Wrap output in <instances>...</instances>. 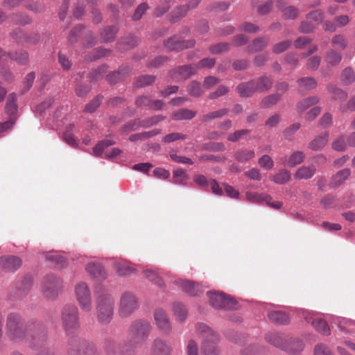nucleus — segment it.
<instances>
[{"label":"nucleus","instance_id":"obj_59","mask_svg":"<svg viewBox=\"0 0 355 355\" xmlns=\"http://www.w3.org/2000/svg\"><path fill=\"white\" fill-rule=\"evenodd\" d=\"M187 138L186 135L178 132H172L162 137V141L165 144H169L178 140H185Z\"/></svg>","mask_w":355,"mask_h":355},{"label":"nucleus","instance_id":"obj_57","mask_svg":"<svg viewBox=\"0 0 355 355\" xmlns=\"http://www.w3.org/2000/svg\"><path fill=\"white\" fill-rule=\"evenodd\" d=\"M103 96L102 95H97L95 98H94L88 104L86 105L85 108V112L92 113L99 107Z\"/></svg>","mask_w":355,"mask_h":355},{"label":"nucleus","instance_id":"obj_7","mask_svg":"<svg viewBox=\"0 0 355 355\" xmlns=\"http://www.w3.org/2000/svg\"><path fill=\"white\" fill-rule=\"evenodd\" d=\"M209 303L216 309H233L236 308V301L229 295L222 293L207 292Z\"/></svg>","mask_w":355,"mask_h":355},{"label":"nucleus","instance_id":"obj_27","mask_svg":"<svg viewBox=\"0 0 355 355\" xmlns=\"http://www.w3.org/2000/svg\"><path fill=\"white\" fill-rule=\"evenodd\" d=\"M114 266L116 273L120 276H128L136 271L132 265L125 261H117Z\"/></svg>","mask_w":355,"mask_h":355},{"label":"nucleus","instance_id":"obj_48","mask_svg":"<svg viewBox=\"0 0 355 355\" xmlns=\"http://www.w3.org/2000/svg\"><path fill=\"white\" fill-rule=\"evenodd\" d=\"M230 49V44L227 42H220L209 47V51L212 54H221L227 52Z\"/></svg>","mask_w":355,"mask_h":355},{"label":"nucleus","instance_id":"obj_21","mask_svg":"<svg viewBox=\"0 0 355 355\" xmlns=\"http://www.w3.org/2000/svg\"><path fill=\"white\" fill-rule=\"evenodd\" d=\"M268 39L260 37L254 39L246 47V51L250 53L259 52L264 49L268 44Z\"/></svg>","mask_w":355,"mask_h":355},{"label":"nucleus","instance_id":"obj_34","mask_svg":"<svg viewBox=\"0 0 355 355\" xmlns=\"http://www.w3.org/2000/svg\"><path fill=\"white\" fill-rule=\"evenodd\" d=\"M138 44V40L135 37H126L117 43V49L119 51H128Z\"/></svg>","mask_w":355,"mask_h":355},{"label":"nucleus","instance_id":"obj_28","mask_svg":"<svg viewBox=\"0 0 355 355\" xmlns=\"http://www.w3.org/2000/svg\"><path fill=\"white\" fill-rule=\"evenodd\" d=\"M253 80L241 83L236 87V92L241 97H249L257 92Z\"/></svg>","mask_w":355,"mask_h":355},{"label":"nucleus","instance_id":"obj_19","mask_svg":"<svg viewBox=\"0 0 355 355\" xmlns=\"http://www.w3.org/2000/svg\"><path fill=\"white\" fill-rule=\"evenodd\" d=\"M21 260L16 256H5L0 259V265L6 271L13 272L21 266Z\"/></svg>","mask_w":355,"mask_h":355},{"label":"nucleus","instance_id":"obj_12","mask_svg":"<svg viewBox=\"0 0 355 355\" xmlns=\"http://www.w3.org/2000/svg\"><path fill=\"white\" fill-rule=\"evenodd\" d=\"M195 44L196 41L193 39L180 40L178 37L173 36L168 39L164 42V46L168 51H179L186 49L192 48L194 46Z\"/></svg>","mask_w":355,"mask_h":355},{"label":"nucleus","instance_id":"obj_20","mask_svg":"<svg viewBox=\"0 0 355 355\" xmlns=\"http://www.w3.org/2000/svg\"><path fill=\"white\" fill-rule=\"evenodd\" d=\"M182 288L183 291L191 296H196L202 292V286L199 283L189 280L180 279L176 282Z\"/></svg>","mask_w":355,"mask_h":355},{"label":"nucleus","instance_id":"obj_5","mask_svg":"<svg viewBox=\"0 0 355 355\" xmlns=\"http://www.w3.org/2000/svg\"><path fill=\"white\" fill-rule=\"evenodd\" d=\"M46 338V329L42 322L31 320L26 323V339H30L33 346H42Z\"/></svg>","mask_w":355,"mask_h":355},{"label":"nucleus","instance_id":"obj_49","mask_svg":"<svg viewBox=\"0 0 355 355\" xmlns=\"http://www.w3.org/2000/svg\"><path fill=\"white\" fill-rule=\"evenodd\" d=\"M165 116L162 115H155L150 117H147L141 120V128H148L155 125L162 121L165 119Z\"/></svg>","mask_w":355,"mask_h":355},{"label":"nucleus","instance_id":"obj_29","mask_svg":"<svg viewBox=\"0 0 355 355\" xmlns=\"http://www.w3.org/2000/svg\"><path fill=\"white\" fill-rule=\"evenodd\" d=\"M351 171L349 168H344L338 171L332 176L331 183L334 187L342 185L350 176Z\"/></svg>","mask_w":355,"mask_h":355},{"label":"nucleus","instance_id":"obj_15","mask_svg":"<svg viewBox=\"0 0 355 355\" xmlns=\"http://www.w3.org/2000/svg\"><path fill=\"white\" fill-rule=\"evenodd\" d=\"M195 65L188 64L179 66L169 72L171 79L178 78L180 80H185L196 72Z\"/></svg>","mask_w":355,"mask_h":355},{"label":"nucleus","instance_id":"obj_60","mask_svg":"<svg viewBox=\"0 0 355 355\" xmlns=\"http://www.w3.org/2000/svg\"><path fill=\"white\" fill-rule=\"evenodd\" d=\"M141 127V120L135 119L130 121L121 127V131L124 132H130L137 130Z\"/></svg>","mask_w":355,"mask_h":355},{"label":"nucleus","instance_id":"obj_45","mask_svg":"<svg viewBox=\"0 0 355 355\" xmlns=\"http://www.w3.org/2000/svg\"><path fill=\"white\" fill-rule=\"evenodd\" d=\"M318 102L319 98L317 96H311L300 101L297 103V108L301 111H304Z\"/></svg>","mask_w":355,"mask_h":355},{"label":"nucleus","instance_id":"obj_44","mask_svg":"<svg viewBox=\"0 0 355 355\" xmlns=\"http://www.w3.org/2000/svg\"><path fill=\"white\" fill-rule=\"evenodd\" d=\"M115 141L111 139H105L98 142L93 148V153L96 156H100L105 148L112 146Z\"/></svg>","mask_w":355,"mask_h":355},{"label":"nucleus","instance_id":"obj_50","mask_svg":"<svg viewBox=\"0 0 355 355\" xmlns=\"http://www.w3.org/2000/svg\"><path fill=\"white\" fill-rule=\"evenodd\" d=\"M187 92L191 96L193 97H199L203 93L200 83L196 80L191 82L188 85Z\"/></svg>","mask_w":355,"mask_h":355},{"label":"nucleus","instance_id":"obj_24","mask_svg":"<svg viewBox=\"0 0 355 355\" xmlns=\"http://www.w3.org/2000/svg\"><path fill=\"white\" fill-rule=\"evenodd\" d=\"M86 270L90 275L98 280L104 279L107 277L106 272L103 268L102 266L98 263H88L86 267Z\"/></svg>","mask_w":355,"mask_h":355},{"label":"nucleus","instance_id":"obj_40","mask_svg":"<svg viewBox=\"0 0 355 355\" xmlns=\"http://www.w3.org/2000/svg\"><path fill=\"white\" fill-rule=\"evenodd\" d=\"M17 96L15 93H11L8 96L6 104V113L9 115H13L17 112V107L16 104Z\"/></svg>","mask_w":355,"mask_h":355},{"label":"nucleus","instance_id":"obj_26","mask_svg":"<svg viewBox=\"0 0 355 355\" xmlns=\"http://www.w3.org/2000/svg\"><path fill=\"white\" fill-rule=\"evenodd\" d=\"M196 116V112L187 108H180L174 111L171 118L174 121L191 120Z\"/></svg>","mask_w":355,"mask_h":355},{"label":"nucleus","instance_id":"obj_54","mask_svg":"<svg viewBox=\"0 0 355 355\" xmlns=\"http://www.w3.org/2000/svg\"><path fill=\"white\" fill-rule=\"evenodd\" d=\"M250 130L248 129H242L236 130L234 132L230 133L227 135V139L231 142H237L240 139H243L244 136L249 135Z\"/></svg>","mask_w":355,"mask_h":355},{"label":"nucleus","instance_id":"obj_63","mask_svg":"<svg viewBox=\"0 0 355 355\" xmlns=\"http://www.w3.org/2000/svg\"><path fill=\"white\" fill-rule=\"evenodd\" d=\"M216 63V60L211 58H205L200 60L196 65V71L202 69H211Z\"/></svg>","mask_w":355,"mask_h":355},{"label":"nucleus","instance_id":"obj_13","mask_svg":"<svg viewBox=\"0 0 355 355\" xmlns=\"http://www.w3.org/2000/svg\"><path fill=\"white\" fill-rule=\"evenodd\" d=\"M172 351L169 341L157 338L151 344L150 355H171Z\"/></svg>","mask_w":355,"mask_h":355},{"label":"nucleus","instance_id":"obj_8","mask_svg":"<svg viewBox=\"0 0 355 355\" xmlns=\"http://www.w3.org/2000/svg\"><path fill=\"white\" fill-rule=\"evenodd\" d=\"M76 300L81 309L89 312L92 309L91 291L89 286L85 282H80L75 286Z\"/></svg>","mask_w":355,"mask_h":355},{"label":"nucleus","instance_id":"obj_41","mask_svg":"<svg viewBox=\"0 0 355 355\" xmlns=\"http://www.w3.org/2000/svg\"><path fill=\"white\" fill-rule=\"evenodd\" d=\"M155 78L156 77L152 75L140 76L135 79L134 85L136 87H144L154 83Z\"/></svg>","mask_w":355,"mask_h":355},{"label":"nucleus","instance_id":"obj_35","mask_svg":"<svg viewBox=\"0 0 355 355\" xmlns=\"http://www.w3.org/2000/svg\"><path fill=\"white\" fill-rule=\"evenodd\" d=\"M329 139V133L324 132L322 135L316 137L310 142L309 147L313 150H320L322 149L327 144Z\"/></svg>","mask_w":355,"mask_h":355},{"label":"nucleus","instance_id":"obj_25","mask_svg":"<svg viewBox=\"0 0 355 355\" xmlns=\"http://www.w3.org/2000/svg\"><path fill=\"white\" fill-rule=\"evenodd\" d=\"M332 322L336 324L338 327L340 328V329L346 334H350L354 331L352 327L355 326L354 320L344 318H341L339 317L333 316Z\"/></svg>","mask_w":355,"mask_h":355},{"label":"nucleus","instance_id":"obj_3","mask_svg":"<svg viewBox=\"0 0 355 355\" xmlns=\"http://www.w3.org/2000/svg\"><path fill=\"white\" fill-rule=\"evenodd\" d=\"M6 335L15 342L26 339V324H24L21 315L11 312L6 320Z\"/></svg>","mask_w":355,"mask_h":355},{"label":"nucleus","instance_id":"obj_9","mask_svg":"<svg viewBox=\"0 0 355 355\" xmlns=\"http://www.w3.org/2000/svg\"><path fill=\"white\" fill-rule=\"evenodd\" d=\"M67 352L69 355H92L94 349L85 340L73 337L68 342Z\"/></svg>","mask_w":355,"mask_h":355},{"label":"nucleus","instance_id":"obj_11","mask_svg":"<svg viewBox=\"0 0 355 355\" xmlns=\"http://www.w3.org/2000/svg\"><path fill=\"white\" fill-rule=\"evenodd\" d=\"M139 306L137 297L130 293H124L120 300L119 314L122 317L131 315Z\"/></svg>","mask_w":355,"mask_h":355},{"label":"nucleus","instance_id":"obj_22","mask_svg":"<svg viewBox=\"0 0 355 355\" xmlns=\"http://www.w3.org/2000/svg\"><path fill=\"white\" fill-rule=\"evenodd\" d=\"M12 35L13 39L18 43L28 42L31 44H35L40 40V35L38 34L28 35L24 33L20 29L13 31Z\"/></svg>","mask_w":355,"mask_h":355},{"label":"nucleus","instance_id":"obj_43","mask_svg":"<svg viewBox=\"0 0 355 355\" xmlns=\"http://www.w3.org/2000/svg\"><path fill=\"white\" fill-rule=\"evenodd\" d=\"M107 66L106 65H102L93 71H92L88 74V78H89L91 82H97L103 78L105 73L107 71Z\"/></svg>","mask_w":355,"mask_h":355},{"label":"nucleus","instance_id":"obj_38","mask_svg":"<svg viewBox=\"0 0 355 355\" xmlns=\"http://www.w3.org/2000/svg\"><path fill=\"white\" fill-rule=\"evenodd\" d=\"M188 180V175L186 171L182 168H178L173 171V178L171 182L176 184L185 185Z\"/></svg>","mask_w":355,"mask_h":355},{"label":"nucleus","instance_id":"obj_23","mask_svg":"<svg viewBox=\"0 0 355 355\" xmlns=\"http://www.w3.org/2000/svg\"><path fill=\"white\" fill-rule=\"evenodd\" d=\"M7 57L17 61L20 64H26L28 62V54L27 52H11L6 54L1 49H0V60H5Z\"/></svg>","mask_w":355,"mask_h":355},{"label":"nucleus","instance_id":"obj_33","mask_svg":"<svg viewBox=\"0 0 355 355\" xmlns=\"http://www.w3.org/2000/svg\"><path fill=\"white\" fill-rule=\"evenodd\" d=\"M257 92H264L268 91L272 86V80L266 76H261L253 80Z\"/></svg>","mask_w":355,"mask_h":355},{"label":"nucleus","instance_id":"obj_14","mask_svg":"<svg viewBox=\"0 0 355 355\" xmlns=\"http://www.w3.org/2000/svg\"><path fill=\"white\" fill-rule=\"evenodd\" d=\"M154 320L157 327L164 333H168L171 329L168 314L162 309H157L154 312Z\"/></svg>","mask_w":355,"mask_h":355},{"label":"nucleus","instance_id":"obj_51","mask_svg":"<svg viewBox=\"0 0 355 355\" xmlns=\"http://www.w3.org/2000/svg\"><path fill=\"white\" fill-rule=\"evenodd\" d=\"M314 328L320 333L324 335H328L330 333V329L327 323L322 319H315L312 321Z\"/></svg>","mask_w":355,"mask_h":355},{"label":"nucleus","instance_id":"obj_30","mask_svg":"<svg viewBox=\"0 0 355 355\" xmlns=\"http://www.w3.org/2000/svg\"><path fill=\"white\" fill-rule=\"evenodd\" d=\"M228 113L229 110L227 108H221L202 115L200 118V121L202 123H209L214 119H220L226 116Z\"/></svg>","mask_w":355,"mask_h":355},{"label":"nucleus","instance_id":"obj_47","mask_svg":"<svg viewBox=\"0 0 355 355\" xmlns=\"http://www.w3.org/2000/svg\"><path fill=\"white\" fill-rule=\"evenodd\" d=\"M117 31L118 29L116 26H108L101 32V37L104 42H111L114 39Z\"/></svg>","mask_w":355,"mask_h":355},{"label":"nucleus","instance_id":"obj_36","mask_svg":"<svg viewBox=\"0 0 355 355\" xmlns=\"http://www.w3.org/2000/svg\"><path fill=\"white\" fill-rule=\"evenodd\" d=\"M314 166H302L297 169L294 175L295 178L299 180H307L311 178L315 173Z\"/></svg>","mask_w":355,"mask_h":355},{"label":"nucleus","instance_id":"obj_16","mask_svg":"<svg viewBox=\"0 0 355 355\" xmlns=\"http://www.w3.org/2000/svg\"><path fill=\"white\" fill-rule=\"evenodd\" d=\"M266 340L275 347L283 350L287 349V336L277 332H269L265 336Z\"/></svg>","mask_w":355,"mask_h":355},{"label":"nucleus","instance_id":"obj_64","mask_svg":"<svg viewBox=\"0 0 355 355\" xmlns=\"http://www.w3.org/2000/svg\"><path fill=\"white\" fill-rule=\"evenodd\" d=\"M279 96L278 94H271L263 98L261 102V107L267 108L272 106L278 102Z\"/></svg>","mask_w":355,"mask_h":355},{"label":"nucleus","instance_id":"obj_6","mask_svg":"<svg viewBox=\"0 0 355 355\" xmlns=\"http://www.w3.org/2000/svg\"><path fill=\"white\" fill-rule=\"evenodd\" d=\"M62 323L67 333H71L79 327L78 311L76 306L69 304L64 307Z\"/></svg>","mask_w":355,"mask_h":355},{"label":"nucleus","instance_id":"obj_61","mask_svg":"<svg viewBox=\"0 0 355 355\" xmlns=\"http://www.w3.org/2000/svg\"><path fill=\"white\" fill-rule=\"evenodd\" d=\"M324 13L320 10H314L306 15V18L320 24L322 22Z\"/></svg>","mask_w":355,"mask_h":355},{"label":"nucleus","instance_id":"obj_4","mask_svg":"<svg viewBox=\"0 0 355 355\" xmlns=\"http://www.w3.org/2000/svg\"><path fill=\"white\" fill-rule=\"evenodd\" d=\"M196 329L197 333L203 338L202 355H218L219 351L216 347L219 340L218 334L203 323H198Z\"/></svg>","mask_w":355,"mask_h":355},{"label":"nucleus","instance_id":"obj_2","mask_svg":"<svg viewBox=\"0 0 355 355\" xmlns=\"http://www.w3.org/2000/svg\"><path fill=\"white\" fill-rule=\"evenodd\" d=\"M96 292V310L97 319L102 324H107L113 317L114 299L103 288H100Z\"/></svg>","mask_w":355,"mask_h":355},{"label":"nucleus","instance_id":"obj_18","mask_svg":"<svg viewBox=\"0 0 355 355\" xmlns=\"http://www.w3.org/2000/svg\"><path fill=\"white\" fill-rule=\"evenodd\" d=\"M32 284L30 279H24L20 285L14 288L10 293V298L18 300L24 298L28 293Z\"/></svg>","mask_w":355,"mask_h":355},{"label":"nucleus","instance_id":"obj_55","mask_svg":"<svg viewBox=\"0 0 355 355\" xmlns=\"http://www.w3.org/2000/svg\"><path fill=\"white\" fill-rule=\"evenodd\" d=\"M173 309L174 314L179 321H184L186 319L187 311L183 304L175 303Z\"/></svg>","mask_w":355,"mask_h":355},{"label":"nucleus","instance_id":"obj_42","mask_svg":"<svg viewBox=\"0 0 355 355\" xmlns=\"http://www.w3.org/2000/svg\"><path fill=\"white\" fill-rule=\"evenodd\" d=\"M187 12L188 9L185 6H178L171 12L169 21L171 23H175L184 17Z\"/></svg>","mask_w":355,"mask_h":355},{"label":"nucleus","instance_id":"obj_53","mask_svg":"<svg viewBox=\"0 0 355 355\" xmlns=\"http://www.w3.org/2000/svg\"><path fill=\"white\" fill-rule=\"evenodd\" d=\"M73 128L74 125L72 124H70L69 125V126L67 127L66 130L63 133V139L69 146L72 147H76L78 146V144L72 134V129Z\"/></svg>","mask_w":355,"mask_h":355},{"label":"nucleus","instance_id":"obj_39","mask_svg":"<svg viewBox=\"0 0 355 355\" xmlns=\"http://www.w3.org/2000/svg\"><path fill=\"white\" fill-rule=\"evenodd\" d=\"M342 60V55L335 50L330 49L326 53L325 62L331 66L338 65Z\"/></svg>","mask_w":355,"mask_h":355},{"label":"nucleus","instance_id":"obj_1","mask_svg":"<svg viewBox=\"0 0 355 355\" xmlns=\"http://www.w3.org/2000/svg\"><path fill=\"white\" fill-rule=\"evenodd\" d=\"M152 329V326L148 321L137 320L133 321L128 331V343L127 347L124 351H131L136 348L139 345L145 343L149 337Z\"/></svg>","mask_w":355,"mask_h":355},{"label":"nucleus","instance_id":"obj_17","mask_svg":"<svg viewBox=\"0 0 355 355\" xmlns=\"http://www.w3.org/2000/svg\"><path fill=\"white\" fill-rule=\"evenodd\" d=\"M247 200L251 202H266L267 205L274 209H278L281 208L282 203L281 202H271V197L266 193L259 194L255 192H247Z\"/></svg>","mask_w":355,"mask_h":355},{"label":"nucleus","instance_id":"obj_37","mask_svg":"<svg viewBox=\"0 0 355 355\" xmlns=\"http://www.w3.org/2000/svg\"><path fill=\"white\" fill-rule=\"evenodd\" d=\"M255 155L253 150L239 149L234 153V158L241 163H245L252 159Z\"/></svg>","mask_w":355,"mask_h":355},{"label":"nucleus","instance_id":"obj_31","mask_svg":"<svg viewBox=\"0 0 355 355\" xmlns=\"http://www.w3.org/2000/svg\"><path fill=\"white\" fill-rule=\"evenodd\" d=\"M299 89L302 92H308L317 87V81L312 77H304L297 80Z\"/></svg>","mask_w":355,"mask_h":355},{"label":"nucleus","instance_id":"obj_56","mask_svg":"<svg viewBox=\"0 0 355 355\" xmlns=\"http://www.w3.org/2000/svg\"><path fill=\"white\" fill-rule=\"evenodd\" d=\"M202 148L205 150L211 151V152H223L225 151L226 148L224 144L221 142H211L207 144H204L202 146Z\"/></svg>","mask_w":355,"mask_h":355},{"label":"nucleus","instance_id":"obj_46","mask_svg":"<svg viewBox=\"0 0 355 355\" xmlns=\"http://www.w3.org/2000/svg\"><path fill=\"white\" fill-rule=\"evenodd\" d=\"M340 80L345 85H350L355 80V73L351 67H346L342 71Z\"/></svg>","mask_w":355,"mask_h":355},{"label":"nucleus","instance_id":"obj_62","mask_svg":"<svg viewBox=\"0 0 355 355\" xmlns=\"http://www.w3.org/2000/svg\"><path fill=\"white\" fill-rule=\"evenodd\" d=\"M238 30L242 32H246L249 33H254L259 31V28L254 24L251 22L245 21L241 23L239 27Z\"/></svg>","mask_w":355,"mask_h":355},{"label":"nucleus","instance_id":"obj_10","mask_svg":"<svg viewBox=\"0 0 355 355\" xmlns=\"http://www.w3.org/2000/svg\"><path fill=\"white\" fill-rule=\"evenodd\" d=\"M42 291L48 298L56 297L62 287V282L60 278L54 275H47L42 282Z\"/></svg>","mask_w":355,"mask_h":355},{"label":"nucleus","instance_id":"obj_32","mask_svg":"<svg viewBox=\"0 0 355 355\" xmlns=\"http://www.w3.org/2000/svg\"><path fill=\"white\" fill-rule=\"evenodd\" d=\"M268 318L270 322L277 324H285L288 319L286 313L279 310H272L268 311Z\"/></svg>","mask_w":355,"mask_h":355},{"label":"nucleus","instance_id":"obj_52","mask_svg":"<svg viewBox=\"0 0 355 355\" xmlns=\"http://www.w3.org/2000/svg\"><path fill=\"white\" fill-rule=\"evenodd\" d=\"M144 276L150 281L157 284L159 286L164 285V282L161 277L153 270L146 269L144 271Z\"/></svg>","mask_w":355,"mask_h":355},{"label":"nucleus","instance_id":"obj_58","mask_svg":"<svg viewBox=\"0 0 355 355\" xmlns=\"http://www.w3.org/2000/svg\"><path fill=\"white\" fill-rule=\"evenodd\" d=\"M331 44L334 48L344 50L347 46V40L342 35H336L332 37Z\"/></svg>","mask_w":355,"mask_h":355}]
</instances>
